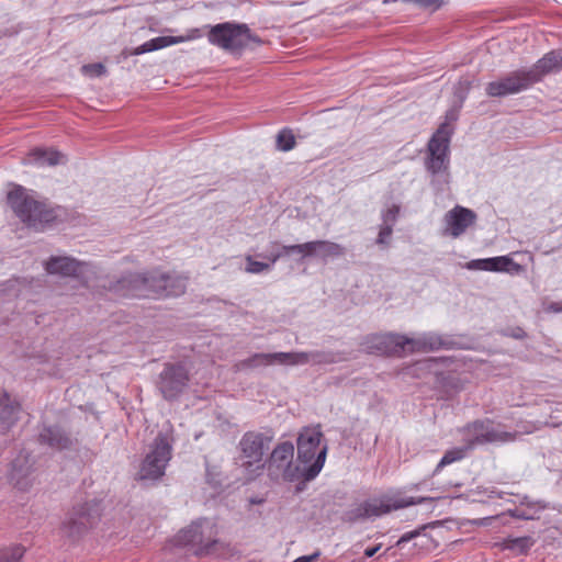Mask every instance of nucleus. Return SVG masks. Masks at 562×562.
<instances>
[{
	"instance_id": "obj_1",
	"label": "nucleus",
	"mask_w": 562,
	"mask_h": 562,
	"mask_svg": "<svg viewBox=\"0 0 562 562\" xmlns=\"http://www.w3.org/2000/svg\"><path fill=\"white\" fill-rule=\"evenodd\" d=\"M446 345L443 339L434 333L409 338L398 334L372 335L363 342V349L369 353L401 355L402 352L432 351Z\"/></svg>"
},
{
	"instance_id": "obj_2",
	"label": "nucleus",
	"mask_w": 562,
	"mask_h": 562,
	"mask_svg": "<svg viewBox=\"0 0 562 562\" xmlns=\"http://www.w3.org/2000/svg\"><path fill=\"white\" fill-rule=\"evenodd\" d=\"M273 438L271 430H249L241 436L237 445L236 460L246 480L252 481L263 473L266 456Z\"/></svg>"
},
{
	"instance_id": "obj_3",
	"label": "nucleus",
	"mask_w": 562,
	"mask_h": 562,
	"mask_svg": "<svg viewBox=\"0 0 562 562\" xmlns=\"http://www.w3.org/2000/svg\"><path fill=\"white\" fill-rule=\"evenodd\" d=\"M323 434L319 427H305L297 437V460L304 471V481L315 479L322 471L327 446L322 445Z\"/></svg>"
},
{
	"instance_id": "obj_4",
	"label": "nucleus",
	"mask_w": 562,
	"mask_h": 562,
	"mask_svg": "<svg viewBox=\"0 0 562 562\" xmlns=\"http://www.w3.org/2000/svg\"><path fill=\"white\" fill-rule=\"evenodd\" d=\"M8 203L24 224L36 231H42L56 217L52 209L29 195L21 186H15L9 191Z\"/></svg>"
},
{
	"instance_id": "obj_5",
	"label": "nucleus",
	"mask_w": 562,
	"mask_h": 562,
	"mask_svg": "<svg viewBox=\"0 0 562 562\" xmlns=\"http://www.w3.org/2000/svg\"><path fill=\"white\" fill-rule=\"evenodd\" d=\"M451 131L442 123L428 142L425 159L426 170L432 176V183L449 182V144Z\"/></svg>"
},
{
	"instance_id": "obj_6",
	"label": "nucleus",
	"mask_w": 562,
	"mask_h": 562,
	"mask_svg": "<svg viewBox=\"0 0 562 562\" xmlns=\"http://www.w3.org/2000/svg\"><path fill=\"white\" fill-rule=\"evenodd\" d=\"M210 44L224 50L238 52L251 44L259 45L261 40L245 23L224 22L210 27Z\"/></svg>"
},
{
	"instance_id": "obj_7",
	"label": "nucleus",
	"mask_w": 562,
	"mask_h": 562,
	"mask_svg": "<svg viewBox=\"0 0 562 562\" xmlns=\"http://www.w3.org/2000/svg\"><path fill=\"white\" fill-rule=\"evenodd\" d=\"M178 542L196 547L198 554H213L225 547L218 539L217 524L209 518H200L181 530Z\"/></svg>"
},
{
	"instance_id": "obj_8",
	"label": "nucleus",
	"mask_w": 562,
	"mask_h": 562,
	"mask_svg": "<svg viewBox=\"0 0 562 562\" xmlns=\"http://www.w3.org/2000/svg\"><path fill=\"white\" fill-rule=\"evenodd\" d=\"M173 437L169 431H160L148 446V450L140 464L138 476L140 480H158L166 471L172 456Z\"/></svg>"
},
{
	"instance_id": "obj_9",
	"label": "nucleus",
	"mask_w": 562,
	"mask_h": 562,
	"mask_svg": "<svg viewBox=\"0 0 562 562\" xmlns=\"http://www.w3.org/2000/svg\"><path fill=\"white\" fill-rule=\"evenodd\" d=\"M294 446L290 441L280 442L271 451L266 462L268 475L273 481H304V471L299 460L294 462Z\"/></svg>"
},
{
	"instance_id": "obj_10",
	"label": "nucleus",
	"mask_w": 562,
	"mask_h": 562,
	"mask_svg": "<svg viewBox=\"0 0 562 562\" xmlns=\"http://www.w3.org/2000/svg\"><path fill=\"white\" fill-rule=\"evenodd\" d=\"M316 352H273V353H254L239 361L236 367L238 370L256 369L260 367H269L273 364L281 366H300L310 361H317Z\"/></svg>"
},
{
	"instance_id": "obj_11",
	"label": "nucleus",
	"mask_w": 562,
	"mask_h": 562,
	"mask_svg": "<svg viewBox=\"0 0 562 562\" xmlns=\"http://www.w3.org/2000/svg\"><path fill=\"white\" fill-rule=\"evenodd\" d=\"M463 432L468 448H472L475 445L509 442L514 441L517 436V432L505 431L490 419L469 424L464 427Z\"/></svg>"
},
{
	"instance_id": "obj_12",
	"label": "nucleus",
	"mask_w": 562,
	"mask_h": 562,
	"mask_svg": "<svg viewBox=\"0 0 562 562\" xmlns=\"http://www.w3.org/2000/svg\"><path fill=\"white\" fill-rule=\"evenodd\" d=\"M189 372L181 363H166L159 373L157 389L167 401L176 400L189 384Z\"/></svg>"
},
{
	"instance_id": "obj_13",
	"label": "nucleus",
	"mask_w": 562,
	"mask_h": 562,
	"mask_svg": "<svg viewBox=\"0 0 562 562\" xmlns=\"http://www.w3.org/2000/svg\"><path fill=\"white\" fill-rule=\"evenodd\" d=\"M100 518L99 504L87 502L74 507L63 524V531L67 537L77 538L97 524Z\"/></svg>"
},
{
	"instance_id": "obj_14",
	"label": "nucleus",
	"mask_w": 562,
	"mask_h": 562,
	"mask_svg": "<svg viewBox=\"0 0 562 562\" xmlns=\"http://www.w3.org/2000/svg\"><path fill=\"white\" fill-rule=\"evenodd\" d=\"M536 82H538V76L529 72L528 69H519L490 82L486 86V93L490 97H505L527 90Z\"/></svg>"
},
{
	"instance_id": "obj_15",
	"label": "nucleus",
	"mask_w": 562,
	"mask_h": 562,
	"mask_svg": "<svg viewBox=\"0 0 562 562\" xmlns=\"http://www.w3.org/2000/svg\"><path fill=\"white\" fill-rule=\"evenodd\" d=\"M154 271L148 273H130L117 281L114 290L117 294L136 299H155Z\"/></svg>"
},
{
	"instance_id": "obj_16",
	"label": "nucleus",
	"mask_w": 562,
	"mask_h": 562,
	"mask_svg": "<svg viewBox=\"0 0 562 562\" xmlns=\"http://www.w3.org/2000/svg\"><path fill=\"white\" fill-rule=\"evenodd\" d=\"M449 487H450V485L429 487L430 491H437L438 495L435 497H417V498L404 497V498L396 499L393 503V505H390V504H387L381 499H376V498L369 499V501L363 502V506H364L363 512L367 516V519L380 517L382 515L390 513L392 509L404 508V507H408L412 505L422 504L427 501H434V499L440 498V494L447 492L449 490Z\"/></svg>"
},
{
	"instance_id": "obj_17",
	"label": "nucleus",
	"mask_w": 562,
	"mask_h": 562,
	"mask_svg": "<svg viewBox=\"0 0 562 562\" xmlns=\"http://www.w3.org/2000/svg\"><path fill=\"white\" fill-rule=\"evenodd\" d=\"M9 480L20 491H27L33 485V461L30 453L22 451L12 461Z\"/></svg>"
},
{
	"instance_id": "obj_18",
	"label": "nucleus",
	"mask_w": 562,
	"mask_h": 562,
	"mask_svg": "<svg viewBox=\"0 0 562 562\" xmlns=\"http://www.w3.org/2000/svg\"><path fill=\"white\" fill-rule=\"evenodd\" d=\"M476 221V214L467 207L456 205L445 215V233L453 238L460 237Z\"/></svg>"
},
{
	"instance_id": "obj_19",
	"label": "nucleus",
	"mask_w": 562,
	"mask_h": 562,
	"mask_svg": "<svg viewBox=\"0 0 562 562\" xmlns=\"http://www.w3.org/2000/svg\"><path fill=\"white\" fill-rule=\"evenodd\" d=\"M155 276V299L179 296L186 292L187 278L178 273H165L154 271Z\"/></svg>"
},
{
	"instance_id": "obj_20",
	"label": "nucleus",
	"mask_w": 562,
	"mask_h": 562,
	"mask_svg": "<svg viewBox=\"0 0 562 562\" xmlns=\"http://www.w3.org/2000/svg\"><path fill=\"white\" fill-rule=\"evenodd\" d=\"M89 266L68 256H53L45 262V270L49 274L61 277H80L88 271Z\"/></svg>"
},
{
	"instance_id": "obj_21",
	"label": "nucleus",
	"mask_w": 562,
	"mask_h": 562,
	"mask_svg": "<svg viewBox=\"0 0 562 562\" xmlns=\"http://www.w3.org/2000/svg\"><path fill=\"white\" fill-rule=\"evenodd\" d=\"M20 412V403L8 392H0V431H8L18 422Z\"/></svg>"
},
{
	"instance_id": "obj_22",
	"label": "nucleus",
	"mask_w": 562,
	"mask_h": 562,
	"mask_svg": "<svg viewBox=\"0 0 562 562\" xmlns=\"http://www.w3.org/2000/svg\"><path fill=\"white\" fill-rule=\"evenodd\" d=\"M562 69V52L551 50L540 58L531 68L529 72L538 76V81L550 72H554Z\"/></svg>"
},
{
	"instance_id": "obj_23",
	"label": "nucleus",
	"mask_w": 562,
	"mask_h": 562,
	"mask_svg": "<svg viewBox=\"0 0 562 562\" xmlns=\"http://www.w3.org/2000/svg\"><path fill=\"white\" fill-rule=\"evenodd\" d=\"M65 162V157L61 153L52 148H34L30 151L25 159V164L35 165L37 167L56 166Z\"/></svg>"
},
{
	"instance_id": "obj_24",
	"label": "nucleus",
	"mask_w": 562,
	"mask_h": 562,
	"mask_svg": "<svg viewBox=\"0 0 562 562\" xmlns=\"http://www.w3.org/2000/svg\"><path fill=\"white\" fill-rule=\"evenodd\" d=\"M38 438L42 443L58 450L67 449L72 443L70 437L57 426L44 427Z\"/></svg>"
},
{
	"instance_id": "obj_25",
	"label": "nucleus",
	"mask_w": 562,
	"mask_h": 562,
	"mask_svg": "<svg viewBox=\"0 0 562 562\" xmlns=\"http://www.w3.org/2000/svg\"><path fill=\"white\" fill-rule=\"evenodd\" d=\"M345 254V248L334 241L329 240H313L312 241V257H317L324 261L328 258L340 257Z\"/></svg>"
},
{
	"instance_id": "obj_26",
	"label": "nucleus",
	"mask_w": 562,
	"mask_h": 562,
	"mask_svg": "<svg viewBox=\"0 0 562 562\" xmlns=\"http://www.w3.org/2000/svg\"><path fill=\"white\" fill-rule=\"evenodd\" d=\"M199 37H201L200 30L199 29H192V30H190L188 32L187 35H181V36H158V37H155V38H151V40H153V44L156 47V50H158V49L171 46V45H176V44L189 42V41H192V40H196Z\"/></svg>"
},
{
	"instance_id": "obj_27",
	"label": "nucleus",
	"mask_w": 562,
	"mask_h": 562,
	"mask_svg": "<svg viewBox=\"0 0 562 562\" xmlns=\"http://www.w3.org/2000/svg\"><path fill=\"white\" fill-rule=\"evenodd\" d=\"M468 446L464 447V448H453V449H450L448 451L445 452L443 457L441 458V460L438 462V464L436 465V468L434 469L432 473H431V477L436 476L437 474H439V472L447 465L453 463V462H458L460 460H462L464 457H465V452L468 450Z\"/></svg>"
},
{
	"instance_id": "obj_28",
	"label": "nucleus",
	"mask_w": 562,
	"mask_h": 562,
	"mask_svg": "<svg viewBox=\"0 0 562 562\" xmlns=\"http://www.w3.org/2000/svg\"><path fill=\"white\" fill-rule=\"evenodd\" d=\"M535 544V539L529 536L508 538L504 541L505 549L514 551L516 554L526 553Z\"/></svg>"
},
{
	"instance_id": "obj_29",
	"label": "nucleus",
	"mask_w": 562,
	"mask_h": 562,
	"mask_svg": "<svg viewBox=\"0 0 562 562\" xmlns=\"http://www.w3.org/2000/svg\"><path fill=\"white\" fill-rule=\"evenodd\" d=\"M26 281L20 278H12L0 284V293L9 296H19Z\"/></svg>"
},
{
	"instance_id": "obj_30",
	"label": "nucleus",
	"mask_w": 562,
	"mask_h": 562,
	"mask_svg": "<svg viewBox=\"0 0 562 562\" xmlns=\"http://www.w3.org/2000/svg\"><path fill=\"white\" fill-rule=\"evenodd\" d=\"M277 148L281 151H289L295 147V137L290 128H282L276 139Z\"/></svg>"
},
{
	"instance_id": "obj_31",
	"label": "nucleus",
	"mask_w": 562,
	"mask_h": 562,
	"mask_svg": "<svg viewBox=\"0 0 562 562\" xmlns=\"http://www.w3.org/2000/svg\"><path fill=\"white\" fill-rule=\"evenodd\" d=\"M24 553L25 549L20 544L0 549V562H20Z\"/></svg>"
},
{
	"instance_id": "obj_32",
	"label": "nucleus",
	"mask_w": 562,
	"mask_h": 562,
	"mask_svg": "<svg viewBox=\"0 0 562 562\" xmlns=\"http://www.w3.org/2000/svg\"><path fill=\"white\" fill-rule=\"evenodd\" d=\"M488 260L490 262H492L491 265H488V271L504 272L508 271L512 266L515 268H519V266L507 256L493 257L488 258Z\"/></svg>"
},
{
	"instance_id": "obj_33",
	"label": "nucleus",
	"mask_w": 562,
	"mask_h": 562,
	"mask_svg": "<svg viewBox=\"0 0 562 562\" xmlns=\"http://www.w3.org/2000/svg\"><path fill=\"white\" fill-rule=\"evenodd\" d=\"M282 250L285 255L297 254L301 259L312 257V241L297 245L282 246Z\"/></svg>"
},
{
	"instance_id": "obj_34",
	"label": "nucleus",
	"mask_w": 562,
	"mask_h": 562,
	"mask_svg": "<svg viewBox=\"0 0 562 562\" xmlns=\"http://www.w3.org/2000/svg\"><path fill=\"white\" fill-rule=\"evenodd\" d=\"M363 509H364L363 503H360V504L356 505L355 507L346 510L342 514L341 518L346 522H356L358 520L367 519V516H366Z\"/></svg>"
},
{
	"instance_id": "obj_35",
	"label": "nucleus",
	"mask_w": 562,
	"mask_h": 562,
	"mask_svg": "<svg viewBox=\"0 0 562 562\" xmlns=\"http://www.w3.org/2000/svg\"><path fill=\"white\" fill-rule=\"evenodd\" d=\"M271 269V265L255 260L251 256L246 257V272L259 274Z\"/></svg>"
},
{
	"instance_id": "obj_36",
	"label": "nucleus",
	"mask_w": 562,
	"mask_h": 562,
	"mask_svg": "<svg viewBox=\"0 0 562 562\" xmlns=\"http://www.w3.org/2000/svg\"><path fill=\"white\" fill-rule=\"evenodd\" d=\"M206 482L214 490H218L222 486V474L217 467L206 465Z\"/></svg>"
},
{
	"instance_id": "obj_37",
	"label": "nucleus",
	"mask_w": 562,
	"mask_h": 562,
	"mask_svg": "<svg viewBox=\"0 0 562 562\" xmlns=\"http://www.w3.org/2000/svg\"><path fill=\"white\" fill-rule=\"evenodd\" d=\"M400 213V206L396 204H393L391 207H389L385 212L382 213V224H391L394 225L397 216Z\"/></svg>"
},
{
	"instance_id": "obj_38",
	"label": "nucleus",
	"mask_w": 562,
	"mask_h": 562,
	"mask_svg": "<svg viewBox=\"0 0 562 562\" xmlns=\"http://www.w3.org/2000/svg\"><path fill=\"white\" fill-rule=\"evenodd\" d=\"M82 72L90 76L100 77L106 72V69L104 65L97 63L82 66Z\"/></svg>"
},
{
	"instance_id": "obj_39",
	"label": "nucleus",
	"mask_w": 562,
	"mask_h": 562,
	"mask_svg": "<svg viewBox=\"0 0 562 562\" xmlns=\"http://www.w3.org/2000/svg\"><path fill=\"white\" fill-rule=\"evenodd\" d=\"M488 258L484 259H473L465 263V268L468 270H482V271H488V265H491Z\"/></svg>"
},
{
	"instance_id": "obj_40",
	"label": "nucleus",
	"mask_w": 562,
	"mask_h": 562,
	"mask_svg": "<svg viewBox=\"0 0 562 562\" xmlns=\"http://www.w3.org/2000/svg\"><path fill=\"white\" fill-rule=\"evenodd\" d=\"M392 232H393V225H391V224H387V225L382 224L381 228H380V232H379V236H378L376 243L379 245H386L389 243V238L392 235Z\"/></svg>"
},
{
	"instance_id": "obj_41",
	"label": "nucleus",
	"mask_w": 562,
	"mask_h": 562,
	"mask_svg": "<svg viewBox=\"0 0 562 562\" xmlns=\"http://www.w3.org/2000/svg\"><path fill=\"white\" fill-rule=\"evenodd\" d=\"M424 529H426V526H423L422 528L416 529V530H412V531L405 532L397 540L396 544L400 547V546H402V544H404V543L415 539L416 537H418L420 535V531L424 530Z\"/></svg>"
},
{
	"instance_id": "obj_42",
	"label": "nucleus",
	"mask_w": 562,
	"mask_h": 562,
	"mask_svg": "<svg viewBox=\"0 0 562 562\" xmlns=\"http://www.w3.org/2000/svg\"><path fill=\"white\" fill-rule=\"evenodd\" d=\"M154 50H156V47L153 44V40H149V41L143 43L142 45H139L138 47H136L134 50V55H142V54L154 52Z\"/></svg>"
},
{
	"instance_id": "obj_43",
	"label": "nucleus",
	"mask_w": 562,
	"mask_h": 562,
	"mask_svg": "<svg viewBox=\"0 0 562 562\" xmlns=\"http://www.w3.org/2000/svg\"><path fill=\"white\" fill-rule=\"evenodd\" d=\"M282 256H286L283 250H279V251H274V252H271L269 255H266L263 256L265 258H267L268 260H270V265L272 266L273 263H276Z\"/></svg>"
},
{
	"instance_id": "obj_44",
	"label": "nucleus",
	"mask_w": 562,
	"mask_h": 562,
	"mask_svg": "<svg viewBox=\"0 0 562 562\" xmlns=\"http://www.w3.org/2000/svg\"><path fill=\"white\" fill-rule=\"evenodd\" d=\"M544 310L547 312H552V313H561L562 312V302H553V303H550L548 304Z\"/></svg>"
},
{
	"instance_id": "obj_45",
	"label": "nucleus",
	"mask_w": 562,
	"mask_h": 562,
	"mask_svg": "<svg viewBox=\"0 0 562 562\" xmlns=\"http://www.w3.org/2000/svg\"><path fill=\"white\" fill-rule=\"evenodd\" d=\"M380 548H381V546H380V544H379V546H375V547H373V548H367V549L364 550V555H366L367 558H372V557H373V555H374V554L380 550Z\"/></svg>"
},
{
	"instance_id": "obj_46",
	"label": "nucleus",
	"mask_w": 562,
	"mask_h": 562,
	"mask_svg": "<svg viewBox=\"0 0 562 562\" xmlns=\"http://www.w3.org/2000/svg\"><path fill=\"white\" fill-rule=\"evenodd\" d=\"M513 336H514L515 338H521V337L524 336V331H522V329L518 328V329L513 334Z\"/></svg>"
},
{
	"instance_id": "obj_47",
	"label": "nucleus",
	"mask_w": 562,
	"mask_h": 562,
	"mask_svg": "<svg viewBox=\"0 0 562 562\" xmlns=\"http://www.w3.org/2000/svg\"><path fill=\"white\" fill-rule=\"evenodd\" d=\"M426 486H427V480H425V481L418 483L417 485H415V487H417V488H422V487H426Z\"/></svg>"
},
{
	"instance_id": "obj_48",
	"label": "nucleus",
	"mask_w": 562,
	"mask_h": 562,
	"mask_svg": "<svg viewBox=\"0 0 562 562\" xmlns=\"http://www.w3.org/2000/svg\"><path fill=\"white\" fill-rule=\"evenodd\" d=\"M251 503H254V504H261V503H262V501H261V499H258V498H255V499H252V501H251Z\"/></svg>"
},
{
	"instance_id": "obj_49",
	"label": "nucleus",
	"mask_w": 562,
	"mask_h": 562,
	"mask_svg": "<svg viewBox=\"0 0 562 562\" xmlns=\"http://www.w3.org/2000/svg\"><path fill=\"white\" fill-rule=\"evenodd\" d=\"M553 528H554L557 531L562 532V526H561V527H560V526H554Z\"/></svg>"
}]
</instances>
